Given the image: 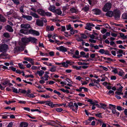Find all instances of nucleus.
I'll return each instance as SVG.
<instances>
[{
  "label": "nucleus",
  "instance_id": "1",
  "mask_svg": "<svg viewBox=\"0 0 127 127\" xmlns=\"http://www.w3.org/2000/svg\"><path fill=\"white\" fill-rule=\"evenodd\" d=\"M20 32L25 34H31L33 35H35L37 36L39 35L40 34L38 32L31 29L29 30H27L22 29L20 30Z\"/></svg>",
  "mask_w": 127,
  "mask_h": 127
},
{
  "label": "nucleus",
  "instance_id": "2",
  "mask_svg": "<svg viewBox=\"0 0 127 127\" xmlns=\"http://www.w3.org/2000/svg\"><path fill=\"white\" fill-rule=\"evenodd\" d=\"M19 90L20 92L22 93L25 94L26 95V96H27L30 97L34 98L35 96L33 94H29L31 93V91L30 89H28L27 91L25 90H23L22 89H19Z\"/></svg>",
  "mask_w": 127,
  "mask_h": 127
},
{
  "label": "nucleus",
  "instance_id": "3",
  "mask_svg": "<svg viewBox=\"0 0 127 127\" xmlns=\"http://www.w3.org/2000/svg\"><path fill=\"white\" fill-rule=\"evenodd\" d=\"M120 11L119 10L116 9L113 12V16L116 20H118L120 17Z\"/></svg>",
  "mask_w": 127,
  "mask_h": 127
},
{
  "label": "nucleus",
  "instance_id": "4",
  "mask_svg": "<svg viewBox=\"0 0 127 127\" xmlns=\"http://www.w3.org/2000/svg\"><path fill=\"white\" fill-rule=\"evenodd\" d=\"M112 5L110 3L108 2L106 3L102 8L103 10L105 12L107 11L110 9Z\"/></svg>",
  "mask_w": 127,
  "mask_h": 127
},
{
  "label": "nucleus",
  "instance_id": "5",
  "mask_svg": "<svg viewBox=\"0 0 127 127\" xmlns=\"http://www.w3.org/2000/svg\"><path fill=\"white\" fill-rule=\"evenodd\" d=\"M8 48L7 45L5 44L0 45V51L1 52L5 51Z\"/></svg>",
  "mask_w": 127,
  "mask_h": 127
},
{
  "label": "nucleus",
  "instance_id": "6",
  "mask_svg": "<svg viewBox=\"0 0 127 127\" xmlns=\"http://www.w3.org/2000/svg\"><path fill=\"white\" fill-rule=\"evenodd\" d=\"M20 27L22 28L28 29L31 28L30 25L29 24H22Z\"/></svg>",
  "mask_w": 127,
  "mask_h": 127
},
{
  "label": "nucleus",
  "instance_id": "7",
  "mask_svg": "<svg viewBox=\"0 0 127 127\" xmlns=\"http://www.w3.org/2000/svg\"><path fill=\"white\" fill-rule=\"evenodd\" d=\"M92 11L94 12V14L96 15H99L101 13V10L98 8H95L93 9Z\"/></svg>",
  "mask_w": 127,
  "mask_h": 127
},
{
  "label": "nucleus",
  "instance_id": "8",
  "mask_svg": "<svg viewBox=\"0 0 127 127\" xmlns=\"http://www.w3.org/2000/svg\"><path fill=\"white\" fill-rule=\"evenodd\" d=\"M56 49L57 50L63 52H65L67 51V48L63 46H61L58 47H57Z\"/></svg>",
  "mask_w": 127,
  "mask_h": 127
},
{
  "label": "nucleus",
  "instance_id": "9",
  "mask_svg": "<svg viewBox=\"0 0 127 127\" xmlns=\"http://www.w3.org/2000/svg\"><path fill=\"white\" fill-rule=\"evenodd\" d=\"M112 112L114 116H116L118 117L120 113L116 109V108L115 107L114 109H112Z\"/></svg>",
  "mask_w": 127,
  "mask_h": 127
},
{
  "label": "nucleus",
  "instance_id": "10",
  "mask_svg": "<svg viewBox=\"0 0 127 127\" xmlns=\"http://www.w3.org/2000/svg\"><path fill=\"white\" fill-rule=\"evenodd\" d=\"M22 41L24 45H26L27 43H28L29 42V37L28 38L26 37L22 38Z\"/></svg>",
  "mask_w": 127,
  "mask_h": 127
},
{
  "label": "nucleus",
  "instance_id": "11",
  "mask_svg": "<svg viewBox=\"0 0 127 127\" xmlns=\"http://www.w3.org/2000/svg\"><path fill=\"white\" fill-rule=\"evenodd\" d=\"M36 25L39 26H42L43 25V23L42 21L40 19H38L36 20Z\"/></svg>",
  "mask_w": 127,
  "mask_h": 127
},
{
  "label": "nucleus",
  "instance_id": "12",
  "mask_svg": "<svg viewBox=\"0 0 127 127\" xmlns=\"http://www.w3.org/2000/svg\"><path fill=\"white\" fill-rule=\"evenodd\" d=\"M37 12L41 16H45V12L43 10L41 9H39L37 10Z\"/></svg>",
  "mask_w": 127,
  "mask_h": 127
},
{
  "label": "nucleus",
  "instance_id": "13",
  "mask_svg": "<svg viewBox=\"0 0 127 127\" xmlns=\"http://www.w3.org/2000/svg\"><path fill=\"white\" fill-rule=\"evenodd\" d=\"M70 11L72 13H75L77 14L78 12V10L74 7L71 8L70 9Z\"/></svg>",
  "mask_w": 127,
  "mask_h": 127
},
{
  "label": "nucleus",
  "instance_id": "14",
  "mask_svg": "<svg viewBox=\"0 0 127 127\" xmlns=\"http://www.w3.org/2000/svg\"><path fill=\"white\" fill-rule=\"evenodd\" d=\"M22 17L25 19H26L28 21L31 20L32 19V17L31 16L25 15L23 14Z\"/></svg>",
  "mask_w": 127,
  "mask_h": 127
},
{
  "label": "nucleus",
  "instance_id": "15",
  "mask_svg": "<svg viewBox=\"0 0 127 127\" xmlns=\"http://www.w3.org/2000/svg\"><path fill=\"white\" fill-rule=\"evenodd\" d=\"M106 15L108 17H112L113 16V12L112 11H109L106 13Z\"/></svg>",
  "mask_w": 127,
  "mask_h": 127
},
{
  "label": "nucleus",
  "instance_id": "16",
  "mask_svg": "<svg viewBox=\"0 0 127 127\" xmlns=\"http://www.w3.org/2000/svg\"><path fill=\"white\" fill-rule=\"evenodd\" d=\"M29 42L31 41L32 42L35 43L37 41V39L34 37H29Z\"/></svg>",
  "mask_w": 127,
  "mask_h": 127
},
{
  "label": "nucleus",
  "instance_id": "17",
  "mask_svg": "<svg viewBox=\"0 0 127 127\" xmlns=\"http://www.w3.org/2000/svg\"><path fill=\"white\" fill-rule=\"evenodd\" d=\"M6 29L7 30L10 32H13V30L12 28L9 25H7L6 27Z\"/></svg>",
  "mask_w": 127,
  "mask_h": 127
},
{
  "label": "nucleus",
  "instance_id": "18",
  "mask_svg": "<svg viewBox=\"0 0 127 127\" xmlns=\"http://www.w3.org/2000/svg\"><path fill=\"white\" fill-rule=\"evenodd\" d=\"M30 14L35 18H39V16L37 14L32 11L30 12Z\"/></svg>",
  "mask_w": 127,
  "mask_h": 127
},
{
  "label": "nucleus",
  "instance_id": "19",
  "mask_svg": "<svg viewBox=\"0 0 127 127\" xmlns=\"http://www.w3.org/2000/svg\"><path fill=\"white\" fill-rule=\"evenodd\" d=\"M56 7L55 6L53 5H50L49 8V9L50 11L54 12L56 10Z\"/></svg>",
  "mask_w": 127,
  "mask_h": 127
},
{
  "label": "nucleus",
  "instance_id": "20",
  "mask_svg": "<svg viewBox=\"0 0 127 127\" xmlns=\"http://www.w3.org/2000/svg\"><path fill=\"white\" fill-rule=\"evenodd\" d=\"M54 13H55L58 15H61L62 13V12L60 9H56Z\"/></svg>",
  "mask_w": 127,
  "mask_h": 127
},
{
  "label": "nucleus",
  "instance_id": "21",
  "mask_svg": "<svg viewBox=\"0 0 127 127\" xmlns=\"http://www.w3.org/2000/svg\"><path fill=\"white\" fill-rule=\"evenodd\" d=\"M6 21L5 18L2 15L0 14V21L2 22H4Z\"/></svg>",
  "mask_w": 127,
  "mask_h": 127
},
{
  "label": "nucleus",
  "instance_id": "22",
  "mask_svg": "<svg viewBox=\"0 0 127 127\" xmlns=\"http://www.w3.org/2000/svg\"><path fill=\"white\" fill-rule=\"evenodd\" d=\"M44 73V72L42 70L38 71L36 73V74H38L40 76H41Z\"/></svg>",
  "mask_w": 127,
  "mask_h": 127
},
{
  "label": "nucleus",
  "instance_id": "23",
  "mask_svg": "<svg viewBox=\"0 0 127 127\" xmlns=\"http://www.w3.org/2000/svg\"><path fill=\"white\" fill-rule=\"evenodd\" d=\"M85 29L89 30V31H91L92 27H91L90 23H87L86 24Z\"/></svg>",
  "mask_w": 127,
  "mask_h": 127
},
{
  "label": "nucleus",
  "instance_id": "24",
  "mask_svg": "<svg viewBox=\"0 0 127 127\" xmlns=\"http://www.w3.org/2000/svg\"><path fill=\"white\" fill-rule=\"evenodd\" d=\"M87 101L88 102H90V104L93 105H95V103H97V102L96 101H95L94 102L91 99H88L87 100Z\"/></svg>",
  "mask_w": 127,
  "mask_h": 127
},
{
  "label": "nucleus",
  "instance_id": "25",
  "mask_svg": "<svg viewBox=\"0 0 127 127\" xmlns=\"http://www.w3.org/2000/svg\"><path fill=\"white\" fill-rule=\"evenodd\" d=\"M46 104L47 105L50 106H51L52 108L55 107V105H57V104H53V103L52 102L46 103Z\"/></svg>",
  "mask_w": 127,
  "mask_h": 127
},
{
  "label": "nucleus",
  "instance_id": "26",
  "mask_svg": "<svg viewBox=\"0 0 127 127\" xmlns=\"http://www.w3.org/2000/svg\"><path fill=\"white\" fill-rule=\"evenodd\" d=\"M28 126V124L25 122H22L21 124V127H27Z\"/></svg>",
  "mask_w": 127,
  "mask_h": 127
},
{
  "label": "nucleus",
  "instance_id": "27",
  "mask_svg": "<svg viewBox=\"0 0 127 127\" xmlns=\"http://www.w3.org/2000/svg\"><path fill=\"white\" fill-rule=\"evenodd\" d=\"M56 67L54 66H52L49 69V71L52 72H54L56 71Z\"/></svg>",
  "mask_w": 127,
  "mask_h": 127
},
{
  "label": "nucleus",
  "instance_id": "28",
  "mask_svg": "<svg viewBox=\"0 0 127 127\" xmlns=\"http://www.w3.org/2000/svg\"><path fill=\"white\" fill-rule=\"evenodd\" d=\"M89 6H85L83 8L82 10L84 11L87 12L89 11Z\"/></svg>",
  "mask_w": 127,
  "mask_h": 127
},
{
  "label": "nucleus",
  "instance_id": "29",
  "mask_svg": "<svg viewBox=\"0 0 127 127\" xmlns=\"http://www.w3.org/2000/svg\"><path fill=\"white\" fill-rule=\"evenodd\" d=\"M3 36L6 38H9L10 37V35L9 33L8 32L4 33L3 34Z\"/></svg>",
  "mask_w": 127,
  "mask_h": 127
},
{
  "label": "nucleus",
  "instance_id": "30",
  "mask_svg": "<svg viewBox=\"0 0 127 127\" xmlns=\"http://www.w3.org/2000/svg\"><path fill=\"white\" fill-rule=\"evenodd\" d=\"M122 18L124 19H127V13H124L122 15Z\"/></svg>",
  "mask_w": 127,
  "mask_h": 127
},
{
  "label": "nucleus",
  "instance_id": "31",
  "mask_svg": "<svg viewBox=\"0 0 127 127\" xmlns=\"http://www.w3.org/2000/svg\"><path fill=\"white\" fill-rule=\"evenodd\" d=\"M72 67L74 68L75 69L77 70H80V69L82 66H80L79 67H77L76 66L73 65L72 66Z\"/></svg>",
  "mask_w": 127,
  "mask_h": 127
},
{
  "label": "nucleus",
  "instance_id": "32",
  "mask_svg": "<svg viewBox=\"0 0 127 127\" xmlns=\"http://www.w3.org/2000/svg\"><path fill=\"white\" fill-rule=\"evenodd\" d=\"M89 86L90 87H92V86H95L97 87H98L97 86V85H96V84H94V83H93V81H92V82L90 83L89 84Z\"/></svg>",
  "mask_w": 127,
  "mask_h": 127
},
{
  "label": "nucleus",
  "instance_id": "33",
  "mask_svg": "<svg viewBox=\"0 0 127 127\" xmlns=\"http://www.w3.org/2000/svg\"><path fill=\"white\" fill-rule=\"evenodd\" d=\"M12 1L14 4L18 5L20 4L19 1L18 0H12Z\"/></svg>",
  "mask_w": 127,
  "mask_h": 127
},
{
  "label": "nucleus",
  "instance_id": "34",
  "mask_svg": "<svg viewBox=\"0 0 127 127\" xmlns=\"http://www.w3.org/2000/svg\"><path fill=\"white\" fill-rule=\"evenodd\" d=\"M24 7V6H22L20 7L19 8L20 12L22 13H24V12L23 9Z\"/></svg>",
  "mask_w": 127,
  "mask_h": 127
},
{
  "label": "nucleus",
  "instance_id": "35",
  "mask_svg": "<svg viewBox=\"0 0 127 127\" xmlns=\"http://www.w3.org/2000/svg\"><path fill=\"white\" fill-rule=\"evenodd\" d=\"M12 88L13 89V92L17 94H18V93H19V92H20L19 91V92H18V91L17 90V89H15V88H14V87H12Z\"/></svg>",
  "mask_w": 127,
  "mask_h": 127
},
{
  "label": "nucleus",
  "instance_id": "36",
  "mask_svg": "<svg viewBox=\"0 0 127 127\" xmlns=\"http://www.w3.org/2000/svg\"><path fill=\"white\" fill-rule=\"evenodd\" d=\"M52 15V14L48 12H46L45 13V16L46 15L48 16H50Z\"/></svg>",
  "mask_w": 127,
  "mask_h": 127
},
{
  "label": "nucleus",
  "instance_id": "37",
  "mask_svg": "<svg viewBox=\"0 0 127 127\" xmlns=\"http://www.w3.org/2000/svg\"><path fill=\"white\" fill-rule=\"evenodd\" d=\"M69 18L73 19H79V17L77 16H72L69 17Z\"/></svg>",
  "mask_w": 127,
  "mask_h": 127
},
{
  "label": "nucleus",
  "instance_id": "38",
  "mask_svg": "<svg viewBox=\"0 0 127 127\" xmlns=\"http://www.w3.org/2000/svg\"><path fill=\"white\" fill-rule=\"evenodd\" d=\"M66 63L67 64H69L70 65H72L74 63V62H72L69 61H66Z\"/></svg>",
  "mask_w": 127,
  "mask_h": 127
},
{
  "label": "nucleus",
  "instance_id": "39",
  "mask_svg": "<svg viewBox=\"0 0 127 127\" xmlns=\"http://www.w3.org/2000/svg\"><path fill=\"white\" fill-rule=\"evenodd\" d=\"M99 67L100 68H102L104 70L106 71H107L108 70V69L107 68L102 65L100 66Z\"/></svg>",
  "mask_w": 127,
  "mask_h": 127
},
{
  "label": "nucleus",
  "instance_id": "40",
  "mask_svg": "<svg viewBox=\"0 0 127 127\" xmlns=\"http://www.w3.org/2000/svg\"><path fill=\"white\" fill-rule=\"evenodd\" d=\"M80 35L81 36V38L83 39H86L87 37V36L84 34H81Z\"/></svg>",
  "mask_w": 127,
  "mask_h": 127
},
{
  "label": "nucleus",
  "instance_id": "41",
  "mask_svg": "<svg viewBox=\"0 0 127 127\" xmlns=\"http://www.w3.org/2000/svg\"><path fill=\"white\" fill-rule=\"evenodd\" d=\"M18 65L19 66V67L21 69H23L24 68V67L23 66V65H22L21 63H19Z\"/></svg>",
  "mask_w": 127,
  "mask_h": 127
},
{
  "label": "nucleus",
  "instance_id": "42",
  "mask_svg": "<svg viewBox=\"0 0 127 127\" xmlns=\"http://www.w3.org/2000/svg\"><path fill=\"white\" fill-rule=\"evenodd\" d=\"M117 53L118 54L123 53V51L122 50L118 49V50L117 51Z\"/></svg>",
  "mask_w": 127,
  "mask_h": 127
},
{
  "label": "nucleus",
  "instance_id": "43",
  "mask_svg": "<svg viewBox=\"0 0 127 127\" xmlns=\"http://www.w3.org/2000/svg\"><path fill=\"white\" fill-rule=\"evenodd\" d=\"M63 110V109L62 108H57L56 109V110L59 112H61Z\"/></svg>",
  "mask_w": 127,
  "mask_h": 127
},
{
  "label": "nucleus",
  "instance_id": "44",
  "mask_svg": "<svg viewBox=\"0 0 127 127\" xmlns=\"http://www.w3.org/2000/svg\"><path fill=\"white\" fill-rule=\"evenodd\" d=\"M7 55V54L5 53H3L0 55V57H2L3 56H6Z\"/></svg>",
  "mask_w": 127,
  "mask_h": 127
},
{
  "label": "nucleus",
  "instance_id": "45",
  "mask_svg": "<svg viewBox=\"0 0 127 127\" xmlns=\"http://www.w3.org/2000/svg\"><path fill=\"white\" fill-rule=\"evenodd\" d=\"M44 78H45V80L47 81L48 80V78L49 77V76L48 75H47L46 74H45L44 76Z\"/></svg>",
  "mask_w": 127,
  "mask_h": 127
},
{
  "label": "nucleus",
  "instance_id": "46",
  "mask_svg": "<svg viewBox=\"0 0 127 127\" xmlns=\"http://www.w3.org/2000/svg\"><path fill=\"white\" fill-rule=\"evenodd\" d=\"M122 92L120 91H116L115 92V93L118 95H123V93L121 92Z\"/></svg>",
  "mask_w": 127,
  "mask_h": 127
},
{
  "label": "nucleus",
  "instance_id": "47",
  "mask_svg": "<svg viewBox=\"0 0 127 127\" xmlns=\"http://www.w3.org/2000/svg\"><path fill=\"white\" fill-rule=\"evenodd\" d=\"M102 113H99L98 114H95V116L98 117L100 118H102Z\"/></svg>",
  "mask_w": 127,
  "mask_h": 127
},
{
  "label": "nucleus",
  "instance_id": "48",
  "mask_svg": "<svg viewBox=\"0 0 127 127\" xmlns=\"http://www.w3.org/2000/svg\"><path fill=\"white\" fill-rule=\"evenodd\" d=\"M73 105V102H70L68 103V106L70 108H72V107Z\"/></svg>",
  "mask_w": 127,
  "mask_h": 127
},
{
  "label": "nucleus",
  "instance_id": "49",
  "mask_svg": "<svg viewBox=\"0 0 127 127\" xmlns=\"http://www.w3.org/2000/svg\"><path fill=\"white\" fill-rule=\"evenodd\" d=\"M41 96L46 98H48L50 97V96L47 95H41Z\"/></svg>",
  "mask_w": 127,
  "mask_h": 127
},
{
  "label": "nucleus",
  "instance_id": "50",
  "mask_svg": "<svg viewBox=\"0 0 127 127\" xmlns=\"http://www.w3.org/2000/svg\"><path fill=\"white\" fill-rule=\"evenodd\" d=\"M98 52L103 54H104L105 52V50L103 49H101Z\"/></svg>",
  "mask_w": 127,
  "mask_h": 127
},
{
  "label": "nucleus",
  "instance_id": "51",
  "mask_svg": "<svg viewBox=\"0 0 127 127\" xmlns=\"http://www.w3.org/2000/svg\"><path fill=\"white\" fill-rule=\"evenodd\" d=\"M5 102L7 104H9L11 103L15 102V101H9L8 102H7L6 101H5Z\"/></svg>",
  "mask_w": 127,
  "mask_h": 127
},
{
  "label": "nucleus",
  "instance_id": "52",
  "mask_svg": "<svg viewBox=\"0 0 127 127\" xmlns=\"http://www.w3.org/2000/svg\"><path fill=\"white\" fill-rule=\"evenodd\" d=\"M62 65H63V67H68V65L67 64H66V63L64 62L62 63Z\"/></svg>",
  "mask_w": 127,
  "mask_h": 127
},
{
  "label": "nucleus",
  "instance_id": "53",
  "mask_svg": "<svg viewBox=\"0 0 127 127\" xmlns=\"http://www.w3.org/2000/svg\"><path fill=\"white\" fill-rule=\"evenodd\" d=\"M19 48L18 47H16L14 49V53L19 51Z\"/></svg>",
  "mask_w": 127,
  "mask_h": 127
},
{
  "label": "nucleus",
  "instance_id": "54",
  "mask_svg": "<svg viewBox=\"0 0 127 127\" xmlns=\"http://www.w3.org/2000/svg\"><path fill=\"white\" fill-rule=\"evenodd\" d=\"M41 20L43 22H44L45 23H46L47 22V20L44 18L43 17L41 18Z\"/></svg>",
  "mask_w": 127,
  "mask_h": 127
},
{
  "label": "nucleus",
  "instance_id": "55",
  "mask_svg": "<svg viewBox=\"0 0 127 127\" xmlns=\"http://www.w3.org/2000/svg\"><path fill=\"white\" fill-rule=\"evenodd\" d=\"M91 80L93 81L94 84H98V82H97V80H96L95 79H93V80H92V79H91Z\"/></svg>",
  "mask_w": 127,
  "mask_h": 127
},
{
  "label": "nucleus",
  "instance_id": "56",
  "mask_svg": "<svg viewBox=\"0 0 127 127\" xmlns=\"http://www.w3.org/2000/svg\"><path fill=\"white\" fill-rule=\"evenodd\" d=\"M104 53L105 54V55H111V54H110L109 51L107 50H106L105 51V52H104Z\"/></svg>",
  "mask_w": 127,
  "mask_h": 127
},
{
  "label": "nucleus",
  "instance_id": "57",
  "mask_svg": "<svg viewBox=\"0 0 127 127\" xmlns=\"http://www.w3.org/2000/svg\"><path fill=\"white\" fill-rule=\"evenodd\" d=\"M107 31V30L106 29L103 28V30L101 31V32L102 34H104Z\"/></svg>",
  "mask_w": 127,
  "mask_h": 127
},
{
  "label": "nucleus",
  "instance_id": "58",
  "mask_svg": "<svg viewBox=\"0 0 127 127\" xmlns=\"http://www.w3.org/2000/svg\"><path fill=\"white\" fill-rule=\"evenodd\" d=\"M89 41L92 43H95L96 42V40H93L91 39H90L89 40Z\"/></svg>",
  "mask_w": 127,
  "mask_h": 127
},
{
  "label": "nucleus",
  "instance_id": "59",
  "mask_svg": "<svg viewBox=\"0 0 127 127\" xmlns=\"http://www.w3.org/2000/svg\"><path fill=\"white\" fill-rule=\"evenodd\" d=\"M44 64H45L48 66H52V64L49 63H48L47 62H45L44 63Z\"/></svg>",
  "mask_w": 127,
  "mask_h": 127
},
{
  "label": "nucleus",
  "instance_id": "60",
  "mask_svg": "<svg viewBox=\"0 0 127 127\" xmlns=\"http://www.w3.org/2000/svg\"><path fill=\"white\" fill-rule=\"evenodd\" d=\"M9 68L10 69H11V70L13 71H16V69L14 67H10Z\"/></svg>",
  "mask_w": 127,
  "mask_h": 127
},
{
  "label": "nucleus",
  "instance_id": "61",
  "mask_svg": "<svg viewBox=\"0 0 127 127\" xmlns=\"http://www.w3.org/2000/svg\"><path fill=\"white\" fill-rule=\"evenodd\" d=\"M119 89H118L117 90L118 91H120V92H122V89L123 88V87L122 86H121L120 87L119 86Z\"/></svg>",
  "mask_w": 127,
  "mask_h": 127
},
{
  "label": "nucleus",
  "instance_id": "62",
  "mask_svg": "<svg viewBox=\"0 0 127 127\" xmlns=\"http://www.w3.org/2000/svg\"><path fill=\"white\" fill-rule=\"evenodd\" d=\"M72 28L71 27V26L70 25H69L68 26L66 27V29L67 30H69L71 29Z\"/></svg>",
  "mask_w": 127,
  "mask_h": 127
},
{
  "label": "nucleus",
  "instance_id": "63",
  "mask_svg": "<svg viewBox=\"0 0 127 127\" xmlns=\"http://www.w3.org/2000/svg\"><path fill=\"white\" fill-rule=\"evenodd\" d=\"M49 54L50 56H54V53L53 51L50 52L49 53Z\"/></svg>",
  "mask_w": 127,
  "mask_h": 127
},
{
  "label": "nucleus",
  "instance_id": "64",
  "mask_svg": "<svg viewBox=\"0 0 127 127\" xmlns=\"http://www.w3.org/2000/svg\"><path fill=\"white\" fill-rule=\"evenodd\" d=\"M13 123L12 122H11L9 123L7 126V127H12Z\"/></svg>",
  "mask_w": 127,
  "mask_h": 127
}]
</instances>
